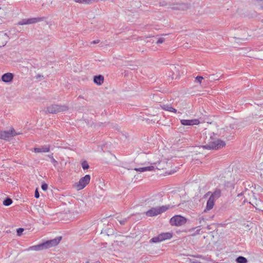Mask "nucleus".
<instances>
[{
  "mask_svg": "<svg viewBox=\"0 0 263 263\" xmlns=\"http://www.w3.org/2000/svg\"><path fill=\"white\" fill-rule=\"evenodd\" d=\"M206 136L205 138V144L202 147L208 149H218L226 145L224 141L219 139L214 133L205 131Z\"/></svg>",
  "mask_w": 263,
  "mask_h": 263,
  "instance_id": "f257e3e1",
  "label": "nucleus"
},
{
  "mask_svg": "<svg viewBox=\"0 0 263 263\" xmlns=\"http://www.w3.org/2000/svg\"><path fill=\"white\" fill-rule=\"evenodd\" d=\"M172 207V206H171L170 205H165L161 206L152 208L147 211L145 213V214L148 217L155 216L165 212Z\"/></svg>",
  "mask_w": 263,
  "mask_h": 263,
  "instance_id": "f03ea898",
  "label": "nucleus"
},
{
  "mask_svg": "<svg viewBox=\"0 0 263 263\" xmlns=\"http://www.w3.org/2000/svg\"><path fill=\"white\" fill-rule=\"evenodd\" d=\"M68 107L66 105H51L47 108L46 111L50 114H57L58 112L66 111Z\"/></svg>",
  "mask_w": 263,
  "mask_h": 263,
  "instance_id": "7ed1b4c3",
  "label": "nucleus"
},
{
  "mask_svg": "<svg viewBox=\"0 0 263 263\" xmlns=\"http://www.w3.org/2000/svg\"><path fill=\"white\" fill-rule=\"evenodd\" d=\"M172 237V234L169 232L162 233L157 236L152 238L149 242L153 243H158L166 239H170Z\"/></svg>",
  "mask_w": 263,
  "mask_h": 263,
  "instance_id": "20e7f679",
  "label": "nucleus"
},
{
  "mask_svg": "<svg viewBox=\"0 0 263 263\" xmlns=\"http://www.w3.org/2000/svg\"><path fill=\"white\" fill-rule=\"evenodd\" d=\"M90 180V175H86L84 177L81 178L78 182L76 183L75 186L78 190H82L89 183Z\"/></svg>",
  "mask_w": 263,
  "mask_h": 263,
  "instance_id": "39448f33",
  "label": "nucleus"
},
{
  "mask_svg": "<svg viewBox=\"0 0 263 263\" xmlns=\"http://www.w3.org/2000/svg\"><path fill=\"white\" fill-rule=\"evenodd\" d=\"M186 222V219L180 215H176L170 220V223L173 226H180Z\"/></svg>",
  "mask_w": 263,
  "mask_h": 263,
  "instance_id": "423d86ee",
  "label": "nucleus"
},
{
  "mask_svg": "<svg viewBox=\"0 0 263 263\" xmlns=\"http://www.w3.org/2000/svg\"><path fill=\"white\" fill-rule=\"evenodd\" d=\"M62 239L61 237H58L53 239L47 240L43 243L45 249H49L58 245Z\"/></svg>",
  "mask_w": 263,
  "mask_h": 263,
  "instance_id": "0eeeda50",
  "label": "nucleus"
},
{
  "mask_svg": "<svg viewBox=\"0 0 263 263\" xmlns=\"http://www.w3.org/2000/svg\"><path fill=\"white\" fill-rule=\"evenodd\" d=\"M191 7L188 4L181 3L174 4L172 7V9L175 10L185 11Z\"/></svg>",
  "mask_w": 263,
  "mask_h": 263,
  "instance_id": "6e6552de",
  "label": "nucleus"
},
{
  "mask_svg": "<svg viewBox=\"0 0 263 263\" xmlns=\"http://www.w3.org/2000/svg\"><path fill=\"white\" fill-rule=\"evenodd\" d=\"M210 195V197L215 200L218 199L221 196V190L219 189H216L215 191L213 193H211V192H208L205 195V197H208Z\"/></svg>",
  "mask_w": 263,
  "mask_h": 263,
  "instance_id": "1a4fd4ad",
  "label": "nucleus"
},
{
  "mask_svg": "<svg viewBox=\"0 0 263 263\" xmlns=\"http://www.w3.org/2000/svg\"><path fill=\"white\" fill-rule=\"evenodd\" d=\"M180 122L183 125H198L200 122L198 119H192V120H185L182 119L180 120Z\"/></svg>",
  "mask_w": 263,
  "mask_h": 263,
  "instance_id": "9d476101",
  "label": "nucleus"
},
{
  "mask_svg": "<svg viewBox=\"0 0 263 263\" xmlns=\"http://www.w3.org/2000/svg\"><path fill=\"white\" fill-rule=\"evenodd\" d=\"M17 135L15 133L14 129H12L10 131H2V139L6 140L10 137H13Z\"/></svg>",
  "mask_w": 263,
  "mask_h": 263,
  "instance_id": "9b49d317",
  "label": "nucleus"
},
{
  "mask_svg": "<svg viewBox=\"0 0 263 263\" xmlns=\"http://www.w3.org/2000/svg\"><path fill=\"white\" fill-rule=\"evenodd\" d=\"M14 74L12 73L7 72L4 74L1 78L3 82L5 83H10L13 81Z\"/></svg>",
  "mask_w": 263,
  "mask_h": 263,
  "instance_id": "f8f14e48",
  "label": "nucleus"
},
{
  "mask_svg": "<svg viewBox=\"0 0 263 263\" xmlns=\"http://www.w3.org/2000/svg\"><path fill=\"white\" fill-rule=\"evenodd\" d=\"M44 19V17H34V18H26V24H34L41 21H43Z\"/></svg>",
  "mask_w": 263,
  "mask_h": 263,
  "instance_id": "ddd939ff",
  "label": "nucleus"
},
{
  "mask_svg": "<svg viewBox=\"0 0 263 263\" xmlns=\"http://www.w3.org/2000/svg\"><path fill=\"white\" fill-rule=\"evenodd\" d=\"M50 151V146L49 145H45L42 146L39 148H34V152L35 153H41V152H48Z\"/></svg>",
  "mask_w": 263,
  "mask_h": 263,
  "instance_id": "4468645a",
  "label": "nucleus"
},
{
  "mask_svg": "<svg viewBox=\"0 0 263 263\" xmlns=\"http://www.w3.org/2000/svg\"><path fill=\"white\" fill-rule=\"evenodd\" d=\"M7 39L8 36L6 33H0V46H4L6 44Z\"/></svg>",
  "mask_w": 263,
  "mask_h": 263,
  "instance_id": "2eb2a0df",
  "label": "nucleus"
},
{
  "mask_svg": "<svg viewBox=\"0 0 263 263\" xmlns=\"http://www.w3.org/2000/svg\"><path fill=\"white\" fill-rule=\"evenodd\" d=\"M104 81V77L102 75L96 76L94 77L93 82L98 85H101Z\"/></svg>",
  "mask_w": 263,
  "mask_h": 263,
  "instance_id": "dca6fc26",
  "label": "nucleus"
},
{
  "mask_svg": "<svg viewBox=\"0 0 263 263\" xmlns=\"http://www.w3.org/2000/svg\"><path fill=\"white\" fill-rule=\"evenodd\" d=\"M154 169V166H149L147 167L135 168H134V170L136 171L137 172H143L145 171H153Z\"/></svg>",
  "mask_w": 263,
  "mask_h": 263,
  "instance_id": "f3484780",
  "label": "nucleus"
},
{
  "mask_svg": "<svg viewBox=\"0 0 263 263\" xmlns=\"http://www.w3.org/2000/svg\"><path fill=\"white\" fill-rule=\"evenodd\" d=\"M215 200L212 199L210 197L209 199H208L207 203H206V210H211L214 205L215 203Z\"/></svg>",
  "mask_w": 263,
  "mask_h": 263,
  "instance_id": "a211bd4d",
  "label": "nucleus"
},
{
  "mask_svg": "<svg viewBox=\"0 0 263 263\" xmlns=\"http://www.w3.org/2000/svg\"><path fill=\"white\" fill-rule=\"evenodd\" d=\"M161 108L166 111L173 112L175 113L177 112V110L173 107H172L170 105L168 104H163V105L161 106Z\"/></svg>",
  "mask_w": 263,
  "mask_h": 263,
  "instance_id": "6ab92c4d",
  "label": "nucleus"
},
{
  "mask_svg": "<svg viewBox=\"0 0 263 263\" xmlns=\"http://www.w3.org/2000/svg\"><path fill=\"white\" fill-rule=\"evenodd\" d=\"M44 249H45V248H44V247L43 245V243L39 244L37 245L31 246L29 248V250H34V251H40V250H43Z\"/></svg>",
  "mask_w": 263,
  "mask_h": 263,
  "instance_id": "aec40b11",
  "label": "nucleus"
},
{
  "mask_svg": "<svg viewBox=\"0 0 263 263\" xmlns=\"http://www.w3.org/2000/svg\"><path fill=\"white\" fill-rule=\"evenodd\" d=\"M236 261L237 263H247L248 260L247 258L243 256H239L238 257Z\"/></svg>",
  "mask_w": 263,
  "mask_h": 263,
  "instance_id": "412c9836",
  "label": "nucleus"
},
{
  "mask_svg": "<svg viewBox=\"0 0 263 263\" xmlns=\"http://www.w3.org/2000/svg\"><path fill=\"white\" fill-rule=\"evenodd\" d=\"M12 203V200L10 198H7L3 201V204L5 206H9Z\"/></svg>",
  "mask_w": 263,
  "mask_h": 263,
  "instance_id": "4be33fe9",
  "label": "nucleus"
},
{
  "mask_svg": "<svg viewBox=\"0 0 263 263\" xmlns=\"http://www.w3.org/2000/svg\"><path fill=\"white\" fill-rule=\"evenodd\" d=\"M82 167L84 170L88 169L89 166L86 161H84L82 163Z\"/></svg>",
  "mask_w": 263,
  "mask_h": 263,
  "instance_id": "5701e85b",
  "label": "nucleus"
},
{
  "mask_svg": "<svg viewBox=\"0 0 263 263\" xmlns=\"http://www.w3.org/2000/svg\"><path fill=\"white\" fill-rule=\"evenodd\" d=\"M48 157L51 159L52 163L53 164L54 166H55L58 164L57 161L54 159L52 155H49Z\"/></svg>",
  "mask_w": 263,
  "mask_h": 263,
  "instance_id": "b1692460",
  "label": "nucleus"
},
{
  "mask_svg": "<svg viewBox=\"0 0 263 263\" xmlns=\"http://www.w3.org/2000/svg\"><path fill=\"white\" fill-rule=\"evenodd\" d=\"M17 25H27V24H26V18H25V19H23V20H22L21 21H20V22H18L17 23Z\"/></svg>",
  "mask_w": 263,
  "mask_h": 263,
  "instance_id": "393cba45",
  "label": "nucleus"
},
{
  "mask_svg": "<svg viewBox=\"0 0 263 263\" xmlns=\"http://www.w3.org/2000/svg\"><path fill=\"white\" fill-rule=\"evenodd\" d=\"M24 231V229L23 228L17 229L16 230L17 235L21 236Z\"/></svg>",
  "mask_w": 263,
  "mask_h": 263,
  "instance_id": "a878e982",
  "label": "nucleus"
},
{
  "mask_svg": "<svg viewBox=\"0 0 263 263\" xmlns=\"http://www.w3.org/2000/svg\"><path fill=\"white\" fill-rule=\"evenodd\" d=\"M165 41V39L163 37L159 38L157 41L156 43L158 44H162Z\"/></svg>",
  "mask_w": 263,
  "mask_h": 263,
  "instance_id": "bb28decb",
  "label": "nucleus"
},
{
  "mask_svg": "<svg viewBox=\"0 0 263 263\" xmlns=\"http://www.w3.org/2000/svg\"><path fill=\"white\" fill-rule=\"evenodd\" d=\"M203 79V78L201 76H197L196 78V80L199 82L200 84L201 83L202 80Z\"/></svg>",
  "mask_w": 263,
  "mask_h": 263,
  "instance_id": "cd10ccee",
  "label": "nucleus"
},
{
  "mask_svg": "<svg viewBox=\"0 0 263 263\" xmlns=\"http://www.w3.org/2000/svg\"><path fill=\"white\" fill-rule=\"evenodd\" d=\"M128 218H124L123 220H119V222L121 225H124L127 221Z\"/></svg>",
  "mask_w": 263,
  "mask_h": 263,
  "instance_id": "c85d7f7f",
  "label": "nucleus"
},
{
  "mask_svg": "<svg viewBox=\"0 0 263 263\" xmlns=\"http://www.w3.org/2000/svg\"><path fill=\"white\" fill-rule=\"evenodd\" d=\"M41 187L43 191H46L48 188V185L46 183H44L42 185Z\"/></svg>",
  "mask_w": 263,
  "mask_h": 263,
  "instance_id": "c756f323",
  "label": "nucleus"
},
{
  "mask_svg": "<svg viewBox=\"0 0 263 263\" xmlns=\"http://www.w3.org/2000/svg\"><path fill=\"white\" fill-rule=\"evenodd\" d=\"M34 196L36 198H38L40 197V194H39V193L37 189H36V190L35 191Z\"/></svg>",
  "mask_w": 263,
  "mask_h": 263,
  "instance_id": "7c9ffc66",
  "label": "nucleus"
},
{
  "mask_svg": "<svg viewBox=\"0 0 263 263\" xmlns=\"http://www.w3.org/2000/svg\"><path fill=\"white\" fill-rule=\"evenodd\" d=\"M100 42V41L99 40H95V41H93L92 42H91V44H98Z\"/></svg>",
  "mask_w": 263,
  "mask_h": 263,
  "instance_id": "2f4dec72",
  "label": "nucleus"
},
{
  "mask_svg": "<svg viewBox=\"0 0 263 263\" xmlns=\"http://www.w3.org/2000/svg\"><path fill=\"white\" fill-rule=\"evenodd\" d=\"M190 263H200V262L197 261V260H190Z\"/></svg>",
  "mask_w": 263,
  "mask_h": 263,
  "instance_id": "473e14b6",
  "label": "nucleus"
},
{
  "mask_svg": "<svg viewBox=\"0 0 263 263\" xmlns=\"http://www.w3.org/2000/svg\"><path fill=\"white\" fill-rule=\"evenodd\" d=\"M2 138V131L0 130V139Z\"/></svg>",
  "mask_w": 263,
  "mask_h": 263,
  "instance_id": "72a5a7b5",
  "label": "nucleus"
},
{
  "mask_svg": "<svg viewBox=\"0 0 263 263\" xmlns=\"http://www.w3.org/2000/svg\"><path fill=\"white\" fill-rule=\"evenodd\" d=\"M261 175L262 176H263V171H262V173L261 174Z\"/></svg>",
  "mask_w": 263,
  "mask_h": 263,
  "instance_id": "f704fd0d",
  "label": "nucleus"
},
{
  "mask_svg": "<svg viewBox=\"0 0 263 263\" xmlns=\"http://www.w3.org/2000/svg\"><path fill=\"white\" fill-rule=\"evenodd\" d=\"M1 9V8H0V10Z\"/></svg>",
  "mask_w": 263,
  "mask_h": 263,
  "instance_id": "c9c22d12",
  "label": "nucleus"
}]
</instances>
